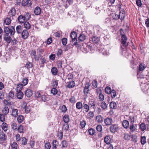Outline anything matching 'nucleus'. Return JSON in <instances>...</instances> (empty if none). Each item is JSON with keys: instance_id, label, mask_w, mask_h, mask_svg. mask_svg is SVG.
I'll return each mask as SVG.
<instances>
[{"instance_id": "nucleus-3", "label": "nucleus", "mask_w": 149, "mask_h": 149, "mask_svg": "<svg viewBox=\"0 0 149 149\" xmlns=\"http://www.w3.org/2000/svg\"><path fill=\"white\" fill-rule=\"evenodd\" d=\"M77 33L74 31L72 32L71 33L70 37L72 39V43L74 45H77Z\"/></svg>"}, {"instance_id": "nucleus-45", "label": "nucleus", "mask_w": 149, "mask_h": 149, "mask_svg": "<svg viewBox=\"0 0 149 149\" xmlns=\"http://www.w3.org/2000/svg\"><path fill=\"white\" fill-rule=\"evenodd\" d=\"M23 105L24 106V109H25L26 112V113H28L30 111V108L26 106V103H24Z\"/></svg>"}, {"instance_id": "nucleus-28", "label": "nucleus", "mask_w": 149, "mask_h": 149, "mask_svg": "<svg viewBox=\"0 0 149 149\" xmlns=\"http://www.w3.org/2000/svg\"><path fill=\"white\" fill-rule=\"evenodd\" d=\"M11 20L10 18H6L4 21L3 25H8L10 24L11 22Z\"/></svg>"}, {"instance_id": "nucleus-20", "label": "nucleus", "mask_w": 149, "mask_h": 149, "mask_svg": "<svg viewBox=\"0 0 149 149\" xmlns=\"http://www.w3.org/2000/svg\"><path fill=\"white\" fill-rule=\"evenodd\" d=\"M51 72L53 75H56L58 73V70L56 67H53L51 69Z\"/></svg>"}, {"instance_id": "nucleus-2", "label": "nucleus", "mask_w": 149, "mask_h": 149, "mask_svg": "<svg viewBox=\"0 0 149 149\" xmlns=\"http://www.w3.org/2000/svg\"><path fill=\"white\" fill-rule=\"evenodd\" d=\"M127 38L126 36L124 35H122L121 37V44L120 45L121 48L123 50L128 45V43H127Z\"/></svg>"}, {"instance_id": "nucleus-58", "label": "nucleus", "mask_w": 149, "mask_h": 149, "mask_svg": "<svg viewBox=\"0 0 149 149\" xmlns=\"http://www.w3.org/2000/svg\"><path fill=\"white\" fill-rule=\"evenodd\" d=\"M110 94H111V96L112 98H114L116 96V93L114 90H112Z\"/></svg>"}, {"instance_id": "nucleus-16", "label": "nucleus", "mask_w": 149, "mask_h": 149, "mask_svg": "<svg viewBox=\"0 0 149 149\" xmlns=\"http://www.w3.org/2000/svg\"><path fill=\"white\" fill-rule=\"evenodd\" d=\"M25 95L28 97H30L33 95L32 91L30 89L26 90L25 92Z\"/></svg>"}, {"instance_id": "nucleus-43", "label": "nucleus", "mask_w": 149, "mask_h": 149, "mask_svg": "<svg viewBox=\"0 0 149 149\" xmlns=\"http://www.w3.org/2000/svg\"><path fill=\"white\" fill-rule=\"evenodd\" d=\"M24 118L22 115H19L17 117V120L19 123H22L23 120Z\"/></svg>"}, {"instance_id": "nucleus-40", "label": "nucleus", "mask_w": 149, "mask_h": 149, "mask_svg": "<svg viewBox=\"0 0 149 149\" xmlns=\"http://www.w3.org/2000/svg\"><path fill=\"white\" fill-rule=\"evenodd\" d=\"M83 107L82 103L81 102H78L76 104V108L79 109H81Z\"/></svg>"}, {"instance_id": "nucleus-64", "label": "nucleus", "mask_w": 149, "mask_h": 149, "mask_svg": "<svg viewBox=\"0 0 149 149\" xmlns=\"http://www.w3.org/2000/svg\"><path fill=\"white\" fill-rule=\"evenodd\" d=\"M88 116L89 117V118L90 119L93 118L94 116V114L93 112L90 111L88 114Z\"/></svg>"}, {"instance_id": "nucleus-55", "label": "nucleus", "mask_w": 149, "mask_h": 149, "mask_svg": "<svg viewBox=\"0 0 149 149\" xmlns=\"http://www.w3.org/2000/svg\"><path fill=\"white\" fill-rule=\"evenodd\" d=\"M89 105L91 106V107L94 108L95 107V103L94 101L93 100H90L89 102Z\"/></svg>"}, {"instance_id": "nucleus-63", "label": "nucleus", "mask_w": 149, "mask_h": 149, "mask_svg": "<svg viewBox=\"0 0 149 149\" xmlns=\"http://www.w3.org/2000/svg\"><path fill=\"white\" fill-rule=\"evenodd\" d=\"M96 129L97 131L100 132L102 131V127L101 125H98L96 127Z\"/></svg>"}, {"instance_id": "nucleus-27", "label": "nucleus", "mask_w": 149, "mask_h": 149, "mask_svg": "<svg viewBox=\"0 0 149 149\" xmlns=\"http://www.w3.org/2000/svg\"><path fill=\"white\" fill-rule=\"evenodd\" d=\"M5 90H3L0 91V100H3L4 98Z\"/></svg>"}, {"instance_id": "nucleus-53", "label": "nucleus", "mask_w": 149, "mask_h": 149, "mask_svg": "<svg viewBox=\"0 0 149 149\" xmlns=\"http://www.w3.org/2000/svg\"><path fill=\"white\" fill-rule=\"evenodd\" d=\"M33 66L32 63L28 62L26 64L25 67L28 69L31 68Z\"/></svg>"}, {"instance_id": "nucleus-9", "label": "nucleus", "mask_w": 149, "mask_h": 149, "mask_svg": "<svg viewBox=\"0 0 149 149\" xmlns=\"http://www.w3.org/2000/svg\"><path fill=\"white\" fill-rule=\"evenodd\" d=\"M0 134V140L1 141L3 142L6 141L7 139V136L4 133L3 131H1Z\"/></svg>"}, {"instance_id": "nucleus-32", "label": "nucleus", "mask_w": 149, "mask_h": 149, "mask_svg": "<svg viewBox=\"0 0 149 149\" xmlns=\"http://www.w3.org/2000/svg\"><path fill=\"white\" fill-rule=\"evenodd\" d=\"M3 112L5 115H7L9 112V109L8 107H4Z\"/></svg>"}, {"instance_id": "nucleus-7", "label": "nucleus", "mask_w": 149, "mask_h": 149, "mask_svg": "<svg viewBox=\"0 0 149 149\" xmlns=\"http://www.w3.org/2000/svg\"><path fill=\"white\" fill-rule=\"evenodd\" d=\"M16 13V11L15 8H12L9 11L8 15L10 17H13L15 15Z\"/></svg>"}, {"instance_id": "nucleus-57", "label": "nucleus", "mask_w": 149, "mask_h": 149, "mask_svg": "<svg viewBox=\"0 0 149 149\" xmlns=\"http://www.w3.org/2000/svg\"><path fill=\"white\" fill-rule=\"evenodd\" d=\"M80 124L81 127L83 128L85 127L86 125V122L84 120H83L80 122Z\"/></svg>"}, {"instance_id": "nucleus-50", "label": "nucleus", "mask_w": 149, "mask_h": 149, "mask_svg": "<svg viewBox=\"0 0 149 149\" xmlns=\"http://www.w3.org/2000/svg\"><path fill=\"white\" fill-rule=\"evenodd\" d=\"M112 90L110 87H107L105 89V91L106 93L109 94L111 93Z\"/></svg>"}, {"instance_id": "nucleus-15", "label": "nucleus", "mask_w": 149, "mask_h": 149, "mask_svg": "<svg viewBox=\"0 0 149 149\" xmlns=\"http://www.w3.org/2000/svg\"><path fill=\"white\" fill-rule=\"evenodd\" d=\"M18 21L21 23H24L26 20L23 15H20L18 17Z\"/></svg>"}, {"instance_id": "nucleus-34", "label": "nucleus", "mask_w": 149, "mask_h": 149, "mask_svg": "<svg viewBox=\"0 0 149 149\" xmlns=\"http://www.w3.org/2000/svg\"><path fill=\"white\" fill-rule=\"evenodd\" d=\"M11 126L13 130H16L17 129V124L15 122H13L11 123Z\"/></svg>"}, {"instance_id": "nucleus-42", "label": "nucleus", "mask_w": 149, "mask_h": 149, "mask_svg": "<svg viewBox=\"0 0 149 149\" xmlns=\"http://www.w3.org/2000/svg\"><path fill=\"white\" fill-rule=\"evenodd\" d=\"M28 79L26 77L23 78L22 84L23 86H25L27 84L28 82Z\"/></svg>"}, {"instance_id": "nucleus-1", "label": "nucleus", "mask_w": 149, "mask_h": 149, "mask_svg": "<svg viewBox=\"0 0 149 149\" xmlns=\"http://www.w3.org/2000/svg\"><path fill=\"white\" fill-rule=\"evenodd\" d=\"M3 29L5 33L3 35H9L10 34V35L13 36L15 33V30L13 26H11L9 28L4 26Z\"/></svg>"}, {"instance_id": "nucleus-8", "label": "nucleus", "mask_w": 149, "mask_h": 149, "mask_svg": "<svg viewBox=\"0 0 149 149\" xmlns=\"http://www.w3.org/2000/svg\"><path fill=\"white\" fill-rule=\"evenodd\" d=\"M22 33V38L24 39H27L29 36V32L26 30H24Z\"/></svg>"}, {"instance_id": "nucleus-52", "label": "nucleus", "mask_w": 149, "mask_h": 149, "mask_svg": "<svg viewBox=\"0 0 149 149\" xmlns=\"http://www.w3.org/2000/svg\"><path fill=\"white\" fill-rule=\"evenodd\" d=\"M62 147H67L68 146V143L65 140L62 141Z\"/></svg>"}, {"instance_id": "nucleus-10", "label": "nucleus", "mask_w": 149, "mask_h": 149, "mask_svg": "<svg viewBox=\"0 0 149 149\" xmlns=\"http://www.w3.org/2000/svg\"><path fill=\"white\" fill-rule=\"evenodd\" d=\"M31 1L30 0H23L22 4L24 6H31Z\"/></svg>"}, {"instance_id": "nucleus-51", "label": "nucleus", "mask_w": 149, "mask_h": 149, "mask_svg": "<svg viewBox=\"0 0 149 149\" xmlns=\"http://www.w3.org/2000/svg\"><path fill=\"white\" fill-rule=\"evenodd\" d=\"M141 142L142 145L144 144L146 142V137L145 136H142L141 138Z\"/></svg>"}, {"instance_id": "nucleus-21", "label": "nucleus", "mask_w": 149, "mask_h": 149, "mask_svg": "<svg viewBox=\"0 0 149 149\" xmlns=\"http://www.w3.org/2000/svg\"><path fill=\"white\" fill-rule=\"evenodd\" d=\"M96 120L98 123H101L103 122V118L101 115L97 116H96Z\"/></svg>"}, {"instance_id": "nucleus-31", "label": "nucleus", "mask_w": 149, "mask_h": 149, "mask_svg": "<svg viewBox=\"0 0 149 149\" xmlns=\"http://www.w3.org/2000/svg\"><path fill=\"white\" fill-rule=\"evenodd\" d=\"M69 128V125L68 123H66L63 124L62 127V130L67 131Z\"/></svg>"}, {"instance_id": "nucleus-33", "label": "nucleus", "mask_w": 149, "mask_h": 149, "mask_svg": "<svg viewBox=\"0 0 149 149\" xmlns=\"http://www.w3.org/2000/svg\"><path fill=\"white\" fill-rule=\"evenodd\" d=\"M91 39L92 41L94 43H97L99 41L98 38L96 36H93Z\"/></svg>"}, {"instance_id": "nucleus-46", "label": "nucleus", "mask_w": 149, "mask_h": 149, "mask_svg": "<svg viewBox=\"0 0 149 149\" xmlns=\"http://www.w3.org/2000/svg\"><path fill=\"white\" fill-rule=\"evenodd\" d=\"M14 93L12 91H10L8 94V97L10 98L13 99L14 97Z\"/></svg>"}, {"instance_id": "nucleus-61", "label": "nucleus", "mask_w": 149, "mask_h": 149, "mask_svg": "<svg viewBox=\"0 0 149 149\" xmlns=\"http://www.w3.org/2000/svg\"><path fill=\"white\" fill-rule=\"evenodd\" d=\"M12 149H17V144L15 142H13L11 145Z\"/></svg>"}, {"instance_id": "nucleus-49", "label": "nucleus", "mask_w": 149, "mask_h": 149, "mask_svg": "<svg viewBox=\"0 0 149 149\" xmlns=\"http://www.w3.org/2000/svg\"><path fill=\"white\" fill-rule=\"evenodd\" d=\"M146 67L144 66V64L141 63L139 67V70L140 71H143L145 68Z\"/></svg>"}, {"instance_id": "nucleus-62", "label": "nucleus", "mask_w": 149, "mask_h": 149, "mask_svg": "<svg viewBox=\"0 0 149 149\" xmlns=\"http://www.w3.org/2000/svg\"><path fill=\"white\" fill-rule=\"evenodd\" d=\"M67 111V108L66 107L65 105H63L61 107V111L63 113H65Z\"/></svg>"}, {"instance_id": "nucleus-47", "label": "nucleus", "mask_w": 149, "mask_h": 149, "mask_svg": "<svg viewBox=\"0 0 149 149\" xmlns=\"http://www.w3.org/2000/svg\"><path fill=\"white\" fill-rule=\"evenodd\" d=\"M85 111L86 112H88L89 110V107L88 105L86 104H84V106L83 107Z\"/></svg>"}, {"instance_id": "nucleus-56", "label": "nucleus", "mask_w": 149, "mask_h": 149, "mask_svg": "<svg viewBox=\"0 0 149 149\" xmlns=\"http://www.w3.org/2000/svg\"><path fill=\"white\" fill-rule=\"evenodd\" d=\"M129 120L131 124H133L134 123V116H130Z\"/></svg>"}, {"instance_id": "nucleus-13", "label": "nucleus", "mask_w": 149, "mask_h": 149, "mask_svg": "<svg viewBox=\"0 0 149 149\" xmlns=\"http://www.w3.org/2000/svg\"><path fill=\"white\" fill-rule=\"evenodd\" d=\"M3 38L8 44L12 40L11 37L9 35H3Z\"/></svg>"}, {"instance_id": "nucleus-36", "label": "nucleus", "mask_w": 149, "mask_h": 149, "mask_svg": "<svg viewBox=\"0 0 149 149\" xmlns=\"http://www.w3.org/2000/svg\"><path fill=\"white\" fill-rule=\"evenodd\" d=\"M100 107L103 110L106 109L107 107V105L106 103L104 101H102L100 105Z\"/></svg>"}, {"instance_id": "nucleus-17", "label": "nucleus", "mask_w": 149, "mask_h": 149, "mask_svg": "<svg viewBox=\"0 0 149 149\" xmlns=\"http://www.w3.org/2000/svg\"><path fill=\"white\" fill-rule=\"evenodd\" d=\"M123 126L125 128L127 129L129 127V123L127 120H124L122 123Z\"/></svg>"}, {"instance_id": "nucleus-35", "label": "nucleus", "mask_w": 149, "mask_h": 149, "mask_svg": "<svg viewBox=\"0 0 149 149\" xmlns=\"http://www.w3.org/2000/svg\"><path fill=\"white\" fill-rule=\"evenodd\" d=\"M86 38V36L83 34H81L79 37V40L81 42L84 41Z\"/></svg>"}, {"instance_id": "nucleus-24", "label": "nucleus", "mask_w": 149, "mask_h": 149, "mask_svg": "<svg viewBox=\"0 0 149 149\" xmlns=\"http://www.w3.org/2000/svg\"><path fill=\"white\" fill-rule=\"evenodd\" d=\"M75 86V83L74 81H69L68 85L67 86V87L70 88H71L74 87Z\"/></svg>"}, {"instance_id": "nucleus-18", "label": "nucleus", "mask_w": 149, "mask_h": 149, "mask_svg": "<svg viewBox=\"0 0 149 149\" xmlns=\"http://www.w3.org/2000/svg\"><path fill=\"white\" fill-rule=\"evenodd\" d=\"M119 19L122 21L123 20L125 17V12L124 11H121L120 12L119 15Z\"/></svg>"}, {"instance_id": "nucleus-30", "label": "nucleus", "mask_w": 149, "mask_h": 149, "mask_svg": "<svg viewBox=\"0 0 149 149\" xmlns=\"http://www.w3.org/2000/svg\"><path fill=\"white\" fill-rule=\"evenodd\" d=\"M24 28L27 29H29L31 28V25L28 22H25L24 24Z\"/></svg>"}, {"instance_id": "nucleus-25", "label": "nucleus", "mask_w": 149, "mask_h": 149, "mask_svg": "<svg viewBox=\"0 0 149 149\" xmlns=\"http://www.w3.org/2000/svg\"><path fill=\"white\" fill-rule=\"evenodd\" d=\"M16 29L18 34H20L22 33V27L21 25H18L16 26Z\"/></svg>"}, {"instance_id": "nucleus-12", "label": "nucleus", "mask_w": 149, "mask_h": 149, "mask_svg": "<svg viewBox=\"0 0 149 149\" xmlns=\"http://www.w3.org/2000/svg\"><path fill=\"white\" fill-rule=\"evenodd\" d=\"M11 115L14 117H16L18 116V109H12L11 112Z\"/></svg>"}, {"instance_id": "nucleus-4", "label": "nucleus", "mask_w": 149, "mask_h": 149, "mask_svg": "<svg viewBox=\"0 0 149 149\" xmlns=\"http://www.w3.org/2000/svg\"><path fill=\"white\" fill-rule=\"evenodd\" d=\"M119 129V127L116 124L112 125L110 127V130L111 132L115 133Z\"/></svg>"}, {"instance_id": "nucleus-14", "label": "nucleus", "mask_w": 149, "mask_h": 149, "mask_svg": "<svg viewBox=\"0 0 149 149\" xmlns=\"http://www.w3.org/2000/svg\"><path fill=\"white\" fill-rule=\"evenodd\" d=\"M41 10L40 7L37 6L35 8L34 13L35 14L37 15H39L41 13Z\"/></svg>"}, {"instance_id": "nucleus-48", "label": "nucleus", "mask_w": 149, "mask_h": 149, "mask_svg": "<svg viewBox=\"0 0 149 149\" xmlns=\"http://www.w3.org/2000/svg\"><path fill=\"white\" fill-rule=\"evenodd\" d=\"M130 129L131 131L133 132L135 131L136 127L133 124H132L130 125Z\"/></svg>"}, {"instance_id": "nucleus-26", "label": "nucleus", "mask_w": 149, "mask_h": 149, "mask_svg": "<svg viewBox=\"0 0 149 149\" xmlns=\"http://www.w3.org/2000/svg\"><path fill=\"white\" fill-rule=\"evenodd\" d=\"M17 96L18 98L19 99H22V98L24 94L22 91L17 92Z\"/></svg>"}, {"instance_id": "nucleus-11", "label": "nucleus", "mask_w": 149, "mask_h": 149, "mask_svg": "<svg viewBox=\"0 0 149 149\" xmlns=\"http://www.w3.org/2000/svg\"><path fill=\"white\" fill-rule=\"evenodd\" d=\"M113 122L111 118H107L104 120V123L106 125H110Z\"/></svg>"}, {"instance_id": "nucleus-5", "label": "nucleus", "mask_w": 149, "mask_h": 149, "mask_svg": "<svg viewBox=\"0 0 149 149\" xmlns=\"http://www.w3.org/2000/svg\"><path fill=\"white\" fill-rule=\"evenodd\" d=\"M37 51L39 58H42V55L44 54L45 52L44 49L41 47H39L37 49Z\"/></svg>"}, {"instance_id": "nucleus-22", "label": "nucleus", "mask_w": 149, "mask_h": 149, "mask_svg": "<svg viewBox=\"0 0 149 149\" xmlns=\"http://www.w3.org/2000/svg\"><path fill=\"white\" fill-rule=\"evenodd\" d=\"M104 142L107 144H109L111 142L110 137L109 136H106L104 138Z\"/></svg>"}, {"instance_id": "nucleus-59", "label": "nucleus", "mask_w": 149, "mask_h": 149, "mask_svg": "<svg viewBox=\"0 0 149 149\" xmlns=\"http://www.w3.org/2000/svg\"><path fill=\"white\" fill-rule=\"evenodd\" d=\"M57 92V90L56 88H52L51 91V93L54 95L56 94Z\"/></svg>"}, {"instance_id": "nucleus-44", "label": "nucleus", "mask_w": 149, "mask_h": 149, "mask_svg": "<svg viewBox=\"0 0 149 149\" xmlns=\"http://www.w3.org/2000/svg\"><path fill=\"white\" fill-rule=\"evenodd\" d=\"M58 141L56 140H53L52 144L53 145V149H56L57 148V146H58Z\"/></svg>"}, {"instance_id": "nucleus-6", "label": "nucleus", "mask_w": 149, "mask_h": 149, "mask_svg": "<svg viewBox=\"0 0 149 149\" xmlns=\"http://www.w3.org/2000/svg\"><path fill=\"white\" fill-rule=\"evenodd\" d=\"M36 50L35 49H33L31 51V56L32 59H34L35 61H39V58L38 56L37 57H36Z\"/></svg>"}, {"instance_id": "nucleus-60", "label": "nucleus", "mask_w": 149, "mask_h": 149, "mask_svg": "<svg viewBox=\"0 0 149 149\" xmlns=\"http://www.w3.org/2000/svg\"><path fill=\"white\" fill-rule=\"evenodd\" d=\"M69 101L71 103L74 104L75 103L76 101L75 97L74 96H72L69 99Z\"/></svg>"}, {"instance_id": "nucleus-37", "label": "nucleus", "mask_w": 149, "mask_h": 149, "mask_svg": "<svg viewBox=\"0 0 149 149\" xmlns=\"http://www.w3.org/2000/svg\"><path fill=\"white\" fill-rule=\"evenodd\" d=\"M26 20H28L31 17L30 14L29 13H26L25 14L23 15Z\"/></svg>"}, {"instance_id": "nucleus-19", "label": "nucleus", "mask_w": 149, "mask_h": 149, "mask_svg": "<svg viewBox=\"0 0 149 149\" xmlns=\"http://www.w3.org/2000/svg\"><path fill=\"white\" fill-rule=\"evenodd\" d=\"M1 128L5 132L7 131L8 129V125L6 123L3 122L2 124Z\"/></svg>"}, {"instance_id": "nucleus-23", "label": "nucleus", "mask_w": 149, "mask_h": 149, "mask_svg": "<svg viewBox=\"0 0 149 149\" xmlns=\"http://www.w3.org/2000/svg\"><path fill=\"white\" fill-rule=\"evenodd\" d=\"M64 121L66 123H68L69 121V116L68 115L65 114L63 118Z\"/></svg>"}, {"instance_id": "nucleus-39", "label": "nucleus", "mask_w": 149, "mask_h": 149, "mask_svg": "<svg viewBox=\"0 0 149 149\" xmlns=\"http://www.w3.org/2000/svg\"><path fill=\"white\" fill-rule=\"evenodd\" d=\"M141 130L143 132L145 130L146 128V124L143 123H142L140 125Z\"/></svg>"}, {"instance_id": "nucleus-38", "label": "nucleus", "mask_w": 149, "mask_h": 149, "mask_svg": "<svg viewBox=\"0 0 149 149\" xmlns=\"http://www.w3.org/2000/svg\"><path fill=\"white\" fill-rule=\"evenodd\" d=\"M109 106L110 108L112 109H115L117 107L116 104L114 102H111Z\"/></svg>"}, {"instance_id": "nucleus-54", "label": "nucleus", "mask_w": 149, "mask_h": 149, "mask_svg": "<svg viewBox=\"0 0 149 149\" xmlns=\"http://www.w3.org/2000/svg\"><path fill=\"white\" fill-rule=\"evenodd\" d=\"M17 130H18V132L20 133H22L23 132V126L21 125H20L19 126Z\"/></svg>"}, {"instance_id": "nucleus-41", "label": "nucleus", "mask_w": 149, "mask_h": 149, "mask_svg": "<svg viewBox=\"0 0 149 149\" xmlns=\"http://www.w3.org/2000/svg\"><path fill=\"white\" fill-rule=\"evenodd\" d=\"M56 55L58 57H60L61 55L63 54V51L61 49H58L56 52Z\"/></svg>"}, {"instance_id": "nucleus-29", "label": "nucleus", "mask_w": 149, "mask_h": 149, "mask_svg": "<svg viewBox=\"0 0 149 149\" xmlns=\"http://www.w3.org/2000/svg\"><path fill=\"white\" fill-rule=\"evenodd\" d=\"M23 86L22 84H18L17 86V88L16 89V92L21 91V90Z\"/></svg>"}]
</instances>
